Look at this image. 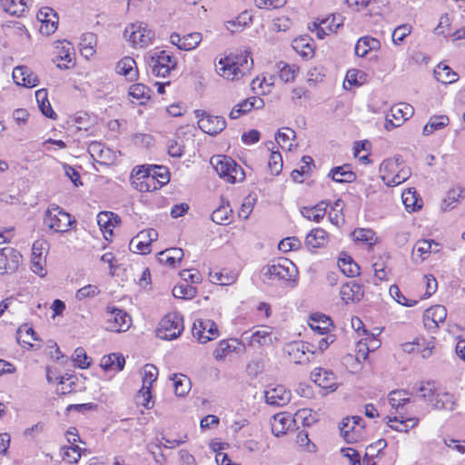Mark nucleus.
<instances>
[{"label": "nucleus", "instance_id": "obj_1", "mask_svg": "<svg viewBox=\"0 0 465 465\" xmlns=\"http://www.w3.org/2000/svg\"><path fill=\"white\" fill-rule=\"evenodd\" d=\"M252 65V59L247 53L230 54L219 60L216 64V72L225 79L236 80L249 72Z\"/></svg>", "mask_w": 465, "mask_h": 465}, {"label": "nucleus", "instance_id": "obj_2", "mask_svg": "<svg viewBox=\"0 0 465 465\" xmlns=\"http://www.w3.org/2000/svg\"><path fill=\"white\" fill-rule=\"evenodd\" d=\"M211 164L218 175L230 183L242 182L244 179L243 169L229 156L214 155L211 158Z\"/></svg>", "mask_w": 465, "mask_h": 465}, {"label": "nucleus", "instance_id": "obj_3", "mask_svg": "<svg viewBox=\"0 0 465 465\" xmlns=\"http://www.w3.org/2000/svg\"><path fill=\"white\" fill-rule=\"evenodd\" d=\"M75 221L60 206L52 204L45 213L44 224L55 232H65Z\"/></svg>", "mask_w": 465, "mask_h": 465}, {"label": "nucleus", "instance_id": "obj_4", "mask_svg": "<svg viewBox=\"0 0 465 465\" xmlns=\"http://www.w3.org/2000/svg\"><path fill=\"white\" fill-rule=\"evenodd\" d=\"M183 317L177 313L166 314L159 322L156 335L162 340H174L183 331Z\"/></svg>", "mask_w": 465, "mask_h": 465}, {"label": "nucleus", "instance_id": "obj_5", "mask_svg": "<svg viewBox=\"0 0 465 465\" xmlns=\"http://www.w3.org/2000/svg\"><path fill=\"white\" fill-rule=\"evenodd\" d=\"M307 412L308 410H300L295 413V418H292L289 413L286 412H280L273 415L271 420L272 434L276 437H280L285 434L297 419L303 420V424L309 426L311 421L307 418Z\"/></svg>", "mask_w": 465, "mask_h": 465}, {"label": "nucleus", "instance_id": "obj_6", "mask_svg": "<svg viewBox=\"0 0 465 465\" xmlns=\"http://www.w3.org/2000/svg\"><path fill=\"white\" fill-rule=\"evenodd\" d=\"M106 314V331L114 332L126 331L132 324L129 314L114 306H107Z\"/></svg>", "mask_w": 465, "mask_h": 465}, {"label": "nucleus", "instance_id": "obj_7", "mask_svg": "<svg viewBox=\"0 0 465 465\" xmlns=\"http://www.w3.org/2000/svg\"><path fill=\"white\" fill-rule=\"evenodd\" d=\"M294 272V265L288 259H280L262 269L264 277L272 281H291Z\"/></svg>", "mask_w": 465, "mask_h": 465}, {"label": "nucleus", "instance_id": "obj_8", "mask_svg": "<svg viewBox=\"0 0 465 465\" xmlns=\"http://www.w3.org/2000/svg\"><path fill=\"white\" fill-rule=\"evenodd\" d=\"M124 37L134 46L145 47L150 45L154 37V33L148 29L143 23H135L127 26L124 30Z\"/></svg>", "mask_w": 465, "mask_h": 465}, {"label": "nucleus", "instance_id": "obj_9", "mask_svg": "<svg viewBox=\"0 0 465 465\" xmlns=\"http://www.w3.org/2000/svg\"><path fill=\"white\" fill-rule=\"evenodd\" d=\"M196 115L199 117V128L210 135L214 136L226 127V121L222 116H213L205 112L200 114V111H196Z\"/></svg>", "mask_w": 465, "mask_h": 465}, {"label": "nucleus", "instance_id": "obj_10", "mask_svg": "<svg viewBox=\"0 0 465 465\" xmlns=\"http://www.w3.org/2000/svg\"><path fill=\"white\" fill-rule=\"evenodd\" d=\"M192 332L200 343H206L219 335L216 323L208 319L194 322Z\"/></svg>", "mask_w": 465, "mask_h": 465}, {"label": "nucleus", "instance_id": "obj_11", "mask_svg": "<svg viewBox=\"0 0 465 465\" xmlns=\"http://www.w3.org/2000/svg\"><path fill=\"white\" fill-rule=\"evenodd\" d=\"M175 65V58L166 51L158 52L156 57H151L150 66L152 67V73L156 76H166Z\"/></svg>", "mask_w": 465, "mask_h": 465}, {"label": "nucleus", "instance_id": "obj_12", "mask_svg": "<svg viewBox=\"0 0 465 465\" xmlns=\"http://www.w3.org/2000/svg\"><path fill=\"white\" fill-rule=\"evenodd\" d=\"M22 261L21 253L11 247L0 250V274L12 273L15 272Z\"/></svg>", "mask_w": 465, "mask_h": 465}, {"label": "nucleus", "instance_id": "obj_13", "mask_svg": "<svg viewBox=\"0 0 465 465\" xmlns=\"http://www.w3.org/2000/svg\"><path fill=\"white\" fill-rule=\"evenodd\" d=\"M284 351L290 361L296 364H305L312 361V358L308 355V351H311L309 342L292 341L285 346Z\"/></svg>", "mask_w": 465, "mask_h": 465}, {"label": "nucleus", "instance_id": "obj_14", "mask_svg": "<svg viewBox=\"0 0 465 465\" xmlns=\"http://www.w3.org/2000/svg\"><path fill=\"white\" fill-rule=\"evenodd\" d=\"M132 186L140 192L151 191V171L144 165L136 166L133 169L130 176Z\"/></svg>", "mask_w": 465, "mask_h": 465}, {"label": "nucleus", "instance_id": "obj_15", "mask_svg": "<svg viewBox=\"0 0 465 465\" xmlns=\"http://www.w3.org/2000/svg\"><path fill=\"white\" fill-rule=\"evenodd\" d=\"M391 116L395 122L391 119H386L385 128L391 130L393 127L400 126L404 121L409 119L413 114V107L405 103L395 104L391 109Z\"/></svg>", "mask_w": 465, "mask_h": 465}, {"label": "nucleus", "instance_id": "obj_16", "mask_svg": "<svg viewBox=\"0 0 465 465\" xmlns=\"http://www.w3.org/2000/svg\"><path fill=\"white\" fill-rule=\"evenodd\" d=\"M312 380L320 387L329 389L331 391L338 388L336 376L331 371L317 368L311 374Z\"/></svg>", "mask_w": 465, "mask_h": 465}, {"label": "nucleus", "instance_id": "obj_17", "mask_svg": "<svg viewBox=\"0 0 465 465\" xmlns=\"http://www.w3.org/2000/svg\"><path fill=\"white\" fill-rule=\"evenodd\" d=\"M340 295L345 303L361 300L364 295L363 287L355 281H350L341 285Z\"/></svg>", "mask_w": 465, "mask_h": 465}, {"label": "nucleus", "instance_id": "obj_18", "mask_svg": "<svg viewBox=\"0 0 465 465\" xmlns=\"http://www.w3.org/2000/svg\"><path fill=\"white\" fill-rule=\"evenodd\" d=\"M439 246V243L434 241L429 240H419L416 242L412 252H411V260L414 263L419 264L426 260L429 253L431 252H439L437 249H432V246Z\"/></svg>", "mask_w": 465, "mask_h": 465}, {"label": "nucleus", "instance_id": "obj_19", "mask_svg": "<svg viewBox=\"0 0 465 465\" xmlns=\"http://www.w3.org/2000/svg\"><path fill=\"white\" fill-rule=\"evenodd\" d=\"M243 339L249 341L250 345L258 344L260 346H268L272 344V332L269 326H262L251 334L248 331L243 332Z\"/></svg>", "mask_w": 465, "mask_h": 465}, {"label": "nucleus", "instance_id": "obj_20", "mask_svg": "<svg viewBox=\"0 0 465 465\" xmlns=\"http://www.w3.org/2000/svg\"><path fill=\"white\" fill-rule=\"evenodd\" d=\"M447 317V311L442 305H435L426 310L423 322L427 329H435L440 322H443Z\"/></svg>", "mask_w": 465, "mask_h": 465}, {"label": "nucleus", "instance_id": "obj_21", "mask_svg": "<svg viewBox=\"0 0 465 465\" xmlns=\"http://www.w3.org/2000/svg\"><path fill=\"white\" fill-rule=\"evenodd\" d=\"M264 393L266 403L273 406H284L291 400V392L282 385L269 389Z\"/></svg>", "mask_w": 465, "mask_h": 465}, {"label": "nucleus", "instance_id": "obj_22", "mask_svg": "<svg viewBox=\"0 0 465 465\" xmlns=\"http://www.w3.org/2000/svg\"><path fill=\"white\" fill-rule=\"evenodd\" d=\"M418 397L433 406L437 395V385L434 381H420L414 387Z\"/></svg>", "mask_w": 465, "mask_h": 465}, {"label": "nucleus", "instance_id": "obj_23", "mask_svg": "<svg viewBox=\"0 0 465 465\" xmlns=\"http://www.w3.org/2000/svg\"><path fill=\"white\" fill-rule=\"evenodd\" d=\"M399 413H400V416H395V417L387 416L385 418V420H387V424H389V426L392 430H397V431L407 432L409 430V429L413 428L418 424V422H419L418 418L404 419V416L401 412H399Z\"/></svg>", "mask_w": 465, "mask_h": 465}, {"label": "nucleus", "instance_id": "obj_24", "mask_svg": "<svg viewBox=\"0 0 465 465\" xmlns=\"http://www.w3.org/2000/svg\"><path fill=\"white\" fill-rule=\"evenodd\" d=\"M115 70L119 74L124 75L130 81L136 80L138 76L136 63L134 59L130 56L122 58L117 63Z\"/></svg>", "mask_w": 465, "mask_h": 465}, {"label": "nucleus", "instance_id": "obj_25", "mask_svg": "<svg viewBox=\"0 0 465 465\" xmlns=\"http://www.w3.org/2000/svg\"><path fill=\"white\" fill-rule=\"evenodd\" d=\"M5 12L15 16H21L32 4V0H0Z\"/></svg>", "mask_w": 465, "mask_h": 465}, {"label": "nucleus", "instance_id": "obj_26", "mask_svg": "<svg viewBox=\"0 0 465 465\" xmlns=\"http://www.w3.org/2000/svg\"><path fill=\"white\" fill-rule=\"evenodd\" d=\"M328 205L329 203L322 201L312 207H302L301 213L307 220L319 223L325 216Z\"/></svg>", "mask_w": 465, "mask_h": 465}, {"label": "nucleus", "instance_id": "obj_27", "mask_svg": "<svg viewBox=\"0 0 465 465\" xmlns=\"http://www.w3.org/2000/svg\"><path fill=\"white\" fill-rule=\"evenodd\" d=\"M328 176L333 181L341 183H352L356 179V174L351 171L349 164L332 168Z\"/></svg>", "mask_w": 465, "mask_h": 465}, {"label": "nucleus", "instance_id": "obj_28", "mask_svg": "<svg viewBox=\"0 0 465 465\" xmlns=\"http://www.w3.org/2000/svg\"><path fill=\"white\" fill-rule=\"evenodd\" d=\"M125 360L122 354L112 353L104 355L101 359L100 366L104 371H120L124 369Z\"/></svg>", "mask_w": 465, "mask_h": 465}, {"label": "nucleus", "instance_id": "obj_29", "mask_svg": "<svg viewBox=\"0 0 465 465\" xmlns=\"http://www.w3.org/2000/svg\"><path fill=\"white\" fill-rule=\"evenodd\" d=\"M183 250L181 248H169L158 253V260L161 263L175 267L183 257Z\"/></svg>", "mask_w": 465, "mask_h": 465}, {"label": "nucleus", "instance_id": "obj_30", "mask_svg": "<svg viewBox=\"0 0 465 465\" xmlns=\"http://www.w3.org/2000/svg\"><path fill=\"white\" fill-rule=\"evenodd\" d=\"M309 325L318 334H325L331 327V321L324 314H314L311 316Z\"/></svg>", "mask_w": 465, "mask_h": 465}, {"label": "nucleus", "instance_id": "obj_31", "mask_svg": "<svg viewBox=\"0 0 465 465\" xmlns=\"http://www.w3.org/2000/svg\"><path fill=\"white\" fill-rule=\"evenodd\" d=\"M380 47L379 40L370 37L364 36L358 40L355 45V54L359 57H364L370 50H376Z\"/></svg>", "mask_w": 465, "mask_h": 465}, {"label": "nucleus", "instance_id": "obj_32", "mask_svg": "<svg viewBox=\"0 0 465 465\" xmlns=\"http://www.w3.org/2000/svg\"><path fill=\"white\" fill-rule=\"evenodd\" d=\"M327 232L322 228L312 229L305 238V244L309 249L320 248L326 242Z\"/></svg>", "mask_w": 465, "mask_h": 465}, {"label": "nucleus", "instance_id": "obj_33", "mask_svg": "<svg viewBox=\"0 0 465 465\" xmlns=\"http://www.w3.org/2000/svg\"><path fill=\"white\" fill-rule=\"evenodd\" d=\"M338 266L341 272L348 277H355L360 274V266L347 254L339 258Z\"/></svg>", "mask_w": 465, "mask_h": 465}, {"label": "nucleus", "instance_id": "obj_34", "mask_svg": "<svg viewBox=\"0 0 465 465\" xmlns=\"http://www.w3.org/2000/svg\"><path fill=\"white\" fill-rule=\"evenodd\" d=\"M434 74L436 79L444 84L455 83L459 79L458 74L446 64H439L434 70Z\"/></svg>", "mask_w": 465, "mask_h": 465}, {"label": "nucleus", "instance_id": "obj_35", "mask_svg": "<svg viewBox=\"0 0 465 465\" xmlns=\"http://www.w3.org/2000/svg\"><path fill=\"white\" fill-rule=\"evenodd\" d=\"M401 164V160L399 156L384 160L380 165L381 179L382 180L383 176L387 179L392 178Z\"/></svg>", "mask_w": 465, "mask_h": 465}, {"label": "nucleus", "instance_id": "obj_36", "mask_svg": "<svg viewBox=\"0 0 465 465\" xmlns=\"http://www.w3.org/2000/svg\"><path fill=\"white\" fill-rule=\"evenodd\" d=\"M35 98L42 114L48 118L54 119L56 114L52 109L50 102L47 99V91L45 89L36 91Z\"/></svg>", "mask_w": 465, "mask_h": 465}, {"label": "nucleus", "instance_id": "obj_37", "mask_svg": "<svg viewBox=\"0 0 465 465\" xmlns=\"http://www.w3.org/2000/svg\"><path fill=\"white\" fill-rule=\"evenodd\" d=\"M38 338L34 329L27 324H24L20 326L16 331V341L21 345H28L30 348H33L34 345L31 343V341H37Z\"/></svg>", "mask_w": 465, "mask_h": 465}, {"label": "nucleus", "instance_id": "obj_38", "mask_svg": "<svg viewBox=\"0 0 465 465\" xmlns=\"http://www.w3.org/2000/svg\"><path fill=\"white\" fill-rule=\"evenodd\" d=\"M450 123L447 115H434L431 116L428 124L423 127V134L430 135L437 130H440L447 126Z\"/></svg>", "mask_w": 465, "mask_h": 465}, {"label": "nucleus", "instance_id": "obj_39", "mask_svg": "<svg viewBox=\"0 0 465 465\" xmlns=\"http://www.w3.org/2000/svg\"><path fill=\"white\" fill-rule=\"evenodd\" d=\"M96 45V36L93 33L84 34L80 39V51L83 55L89 57L94 53V46Z\"/></svg>", "mask_w": 465, "mask_h": 465}, {"label": "nucleus", "instance_id": "obj_40", "mask_svg": "<svg viewBox=\"0 0 465 465\" xmlns=\"http://www.w3.org/2000/svg\"><path fill=\"white\" fill-rule=\"evenodd\" d=\"M455 406L453 396L448 392L439 393L437 391L435 401L432 408L436 410H448L452 411Z\"/></svg>", "mask_w": 465, "mask_h": 465}, {"label": "nucleus", "instance_id": "obj_41", "mask_svg": "<svg viewBox=\"0 0 465 465\" xmlns=\"http://www.w3.org/2000/svg\"><path fill=\"white\" fill-rule=\"evenodd\" d=\"M196 293V288L188 283L177 284L173 289V295L178 299H193Z\"/></svg>", "mask_w": 465, "mask_h": 465}, {"label": "nucleus", "instance_id": "obj_42", "mask_svg": "<svg viewBox=\"0 0 465 465\" xmlns=\"http://www.w3.org/2000/svg\"><path fill=\"white\" fill-rule=\"evenodd\" d=\"M173 387L174 392L177 396H184L186 395L191 388V382L189 379L184 375L178 376L177 374L173 375Z\"/></svg>", "mask_w": 465, "mask_h": 465}, {"label": "nucleus", "instance_id": "obj_43", "mask_svg": "<svg viewBox=\"0 0 465 465\" xmlns=\"http://www.w3.org/2000/svg\"><path fill=\"white\" fill-rule=\"evenodd\" d=\"M293 49L304 58H312L314 54L313 48L305 38H298L292 42Z\"/></svg>", "mask_w": 465, "mask_h": 465}, {"label": "nucleus", "instance_id": "obj_44", "mask_svg": "<svg viewBox=\"0 0 465 465\" xmlns=\"http://www.w3.org/2000/svg\"><path fill=\"white\" fill-rule=\"evenodd\" d=\"M237 105L240 108V111L245 114L252 109H262L264 106V102L260 97L252 96L237 104Z\"/></svg>", "mask_w": 465, "mask_h": 465}, {"label": "nucleus", "instance_id": "obj_45", "mask_svg": "<svg viewBox=\"0 0 465 465\" xmlns=\"http://www.w3.org/2000/svg\"><path fill=\"white\" fill-rule=\"evenodd\" d=\"M410 169L399 167L395 174L392 175V178L387 179L386 177L383 176L382 181L387 186L394 187L405 182L410 177Z\"/></svg>", "mask_w": 465, "mask_h": 465}, {"label": "nucleus", "instance_id": "obj_46", "mask_svg": "<svg viewBox=\"0 0 465 465\" xmlns=\"http://www.w3.org/2000/svg\"><path fill=\"white\" fill-rule=\"evenodd\" d=\"M355 241L362 242L372 245L376 242L375 232L371 229L359 228L351 233Z\"/></svg>", "mask_w": 465, "mask_h": 465}, {"label": "nucleus", "instance_id": "obj_47", "mask_svg": "<svg viewBox=\"0 0 465 465\" xmlns=\"http://www.w3.org/2000/svg\"><path fill=\"white\" fill-rule=\"evenodd\" d=\"M401 198L407 211H415L417 207L420 208V205L418 204V196L413 189L405 190Z\"/></svg>", "mask_w": 465, "mask_h": 465}, {"label": "nucleus", "instance_id": "obj_48", "mask_svg": "<svg viewBox=\"0 0 465 465\" xmlns=\"http://www.w3.org/2000/svg\"><path fill=\"white\" fill-rule=\"evenodd\" d=\"M158 377V369L153 364H146L143 368V387L151 389L152 384Z\"/></svg>", "mask_w": 465, "mask_h": 465}, {"label": "nucleus", "instance_id": "obj_49", "mask_svg": "<svg viewBox=\"0 0 465 465\" xmlns=\"http://www.w3.org/2000/svg\"><path fill=\"white\" fill-rule=\"evenodd\" d=\"M152 181L156 180L161 185L166 184L170 180L169 171L165 166L155 165L150 168Z\"/></svg>", "mask_w": 465, "mask_h": 465}, {"label": "nucleus", "instance_id": "obj_50", "mask_svg": "<svg viewBox=\"0 0 465 465\" xmlns=\"http://www.w3.org/2000/svg\"><path fill=\"white\" fill-rule=\"evenodd\" d=\"M279 76L285 83L292 82L294 80L298 69L295 65H290L283 62L279 63Z\"/></svg>", "mask_w": 465, "mask_h": 465}, {"label": "nucleus", "instance_id": "obj_51", "mask_svg": "<svg viewBox=\"0 0 465 465\" xmlns=\"http://www.w3.org/2000/svg\"><path fill=\"white\" fill-rule=\"evenodd\" d=\"M463 188H455L450 189L447 193L446 198L443 200V209H451L453 208L454 204L458 203L463 196L462 193H464Z\"/></svg>", "mask_w": 465, "mask_h": 465}, {"label": "nucleus", "instance_id": "obj_52", "mask_svg": "<svg viewBox=\"0 0 465 465\" xmlns=\"http://www.w3.org/2000/svg\"><path fill=\"white\" fill-rule=\"evenodd\" d=\"M182 50L190 51L196 48L202 41L200 33H191L183 35L182 38Z\"/></svg>", "mask_w": 465, "mask_h": 465}, {"label": "nucleus", "instance_id": "obj_53", "mask_svg": "<svg viewBox=\"0 0 465 465\" xmlns=\"http://www.w3.org/2000/svg\"><path fill=\"white\" fill-rule=\"evenodd\" d=\"M130 248L135 252L146 254L151 252V243L146 238H138V234L130 242Z\"/></svg>", "mask_w": 465, "mask_h": 465}, {"label": "nucleus", "instance_id": "obj_54", "mask_svg": "<svg viewBox=\"0 0 465 465\" xmlns=\"http://www.w3.org/2000/svg\"><path fill=\"white\" fill-rule=\"evenodd\" d=\"M268 167L272 174H279L282 169V154L278 151H272Z\"/></svg>", "mask_w": 465, "mask_h": 465}, {"label": "nucleus", "instance_id": "obj_55", "mask_svg": "<svg viewBox=\"0 0 465 465\" xmlns=\"http://www.w3.org/2000/svg\"><path fill=\"white\" fill-rule=\"evenodd\" d=\"M252 21L251 15L247 14V12H244L241 14L235 21H228L227 22V28L231 30L232 32L238 31L239 28L242 29L244 26H246L250 22Z\"/></svg>", "mask_w": 465, "mask_h": 465}, {"label": "nucleus", "instance_id": "obj_56", "mask_svg": "<svg viewBox=\"0 0 465 465\" xmlns=\"http://www.w3.org/2000/svg\"><path fill=\"white\" fill-rule=\"evenodd\" d=\"M231 213L232 209L229 206H220L213 212L211 218L213 222L223 224L229 220Z\"/></svg>", "mask_w": 465, "mask_h": 465}, {"label": "nucleus", "instance_id": "obj_57", "mask_svg": "<svg viewBox=\"0 0 465 465\" xmlns=\"http://www.w3.org/2000/svg\"><path fill=\"white\" fill-rule=\"evenodd\" d=\"M73 361L74 365L81 368L86 369L90 366V361H88V356L85 353V351L82 347H78L74 350L73 354Z\"/></svg>", "mask_w": 465, "mask_h": 465}, {"label": "nucleus", "instance_id": "obj_58", "mask_svg": "<svg viewBox=\"0 0 465 465\" xmlns=\"http://www.w3.org/2000/svg\"><path fill=\"white\" fill-rule=\"evenodd\" d=\"M31 270L40 277L45 276V256H32Z\"/></svg>", "mask_w": 465, "mask_h": 465}, {"label": "nucleus", "instance_id": "obj_59", "mask_svg": "<svg viewBox=\"0 0 465 465\" xmlns=\"http://www.w3.org/2000/svg\"><path fill=\"white\" fill-rule=\"evenodd\" d=\"M99 293H100V290H99L98 286L93 285V284H88V285H85V286L82 287L81 289H79L76 292L75 297L77 300L81 301V300H84L86 298L94 297V296L98 295Z\"/></svg>", "mask_w": 465, "mask_h": 465}, {"label": "nucleus", "instance_id": "obj_60", "mask_svg": "<svg viewBox=\"0 0 465 465\" xmlns=\"http://www.w3.org/2000/svg\"><path fill=\"white\" fill-rule=\"evenodd\" d=\"M391 296L400 304L411 307L417 303L416 301H409L400 291L397 285H391L390 288Z\"/></svg>", "mask_w": 465, "mask_h": 465}, {"label": "nucleus", "instance_id": "obj_61", "mask_svg": "<svg viewBox=\"0 0 465 465\" xmlns=\"http://www.w3.org/2000/svg\"><path fill=\"white\" fill-rule=\"evenodd\" d=\"M411 25H399L392 33V41L395 45H400L404 38L409 35L411 32Z\"/></svg>", "mask_w": 465, "mask_h": 465}, {"label": "nucleus", "instance_id": "obj_62", "mask_svg": "<svg viewBox=\"0 0 465 465\" xmlns=\"http://www.w3.org/2000/svg\"><path fill=\"white\" fill-rule=\"evenodd\" d=\"M295 138V132L288 127H283L278 131L275 135V140L281 145L282 148H284V143L289 142L290 140H293Z\"/></svg>", "mask_w": 465, "mask_h": 465}, {"label": "nucleus", "instance_id": "obj_63", "mask_svg": "<svg viewBox=\"0 0 465 465\" xmlns=\"http://www.w3.org/2000/svg\"><path fill=\"white\" fill-rule=\"evenodd\" d=\"M365 76L366 74L364 72L357 69H351L347 72L346 79L351 85H361L363 84Z\"/></svg>", "mask_w": 465, "mask_h": 465}, {"label": "nucleus", "instance_id": "obj_64", "mask_svg": "<svg viewBox=\"0 0 465 465\" xmlns=\"http://www.w3.org/2000/svg\"><path fill=\"white\" fill-rule=\"evenodd\" d=\"M88 151L92 156L97 155L99 158L104 160L107 158V154L110 153L108 148H105L99 142H93L88 146Z\"/></svg>", "mask_w": 465, "mask_h": 465}]
</instances>
